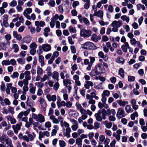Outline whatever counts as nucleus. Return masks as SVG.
<instances>
[{
	"label": "nucleus",
	"mask_w": 147,
	"mask_h": 147,
	"mask_svg": "<svg viewBox=\"0 0 147 147\" xmlns=\"http://www.w3.org/2000/svg\"><path fill=\"white\" fill-rule=\"evenodd\" d=\"M96 120L99 121H101L102 119H106V111L105 109H102L99 110L97 113L95 114Z\"/></svg>",
	"instance_id": "nucleus-1"
},
{
	"label": "nucleus",
	"mask_w": 147,
	"mask_h": 147,
	"mask_svg": "<svg viewBox=\"0 0 147 147\" xmlns=\"http://www.w3.org/2000/svg\"><path fill=\"white\" fill-rule=\"evenodd\" d=\"M81 48L87 50H95L97 49V47L92 42H87L81 45Z\"/></svg>",
	"instance_id": "nucleus-2"
},
{
	"label": "nucleus",
	"mask_w": 147,
	"mask_h": 147,
	"mask_svg": "<svg viewBox=\"0 0 147 147\" xmlns=\"http://www.w3.org/2000/svg\"><path fill=\"white\" fill-rule=\"evenodd\" d=\"M32 118L40 123H43L45 121V117L40 113H39L38 115L33 113L32 114Z\"/></svg>",
	"instance_id": "nucleus-3"
},
{
	"label": "nucleus",
	"mask_w": 147,
	"mask_h": 147,
	"mask_svg": "<svg viewBox=\"0 0 147 147\" xmlns=\"http://www.w3.org/2000/svg\"><path fill=\"white\" fill-rule=\"evenodd\" d=\"M91 34V31L89 30H86L85 29H83L80 31V36L83 37H89Z\"/></svg>",
	"instance_id": "nucleus-4"
},
{
	"label": "nucleus",
	"mask_w": 147,
	"mask_h": 147,
	"mask_svg": "<svg viewBox=\"0 0 147 147\" xmlns=\"http://www.w3.org/2000/svg\"><path fill=\"white\" fill-rule=\"evenodd\" d=\"M35 136L36 135L35 133L34 132H32L31 134H28V136L25 135L24 138V140L27 142L33 141Z\"/></svg>",
	"instance_id": "nucleus-5"
},
{
	"label": "nucleus",
	"mask_w": 147,
	"mask_h": 147,
	"mask_svg": "<svg viewBox=\"0 0 147 147\" xmlns=\"http://www.w3.org/2000/svg\"><path fill=\"white\" fill-rule=\"evenodd\" d=\"M95 67L99 74L104 73L105 72V69L101 63L98 64L95 66Z\"/></svg>",
	"instance_id": "nucleus-6"
},
{
	"label": "nucleus",
	"mask_w": 147,
	"mask_h": 147,
	"mask_svg": "<svg viewBox=\"0 0 147 147\" xmlns=\"http://www.w3.org/2000/svg\"><path fill=\"white\" fill-rule=\"evenodd\" d=\"M116 115L118 118L119 119L125 116V112L122 108H120L118 109Z\"/></svg>",
	"instance_id": "nucleus-7"
},
{
	"label": "nucleus",
	"mask_w": 147,
	"mask_h": 147,
	"mask_svg": "<svg viewBox=\"0 0 147 147\" xmlns=\"http://www.w3.org/2000/svg\"><path fill=\"white\" fill-rule=\"evenodd\" d=\"M41 106L42 110L43 111L45 112L46 110L47 104L45 101L42 97H40L39 101Z\"/></svg>",
	"instance_id": "nucleus-8"
},
{
	"label": "nucleus",
	"mask_w": 147,
	"mask_h": 147,
	"mask_svg": "<svg viewBox=\"0 0 147 147\" xmlns=\"http://www.w3.org/2000/svg\"><path fill=\"white\" fill-rule=\"evenodd\" d=\"M22 125L21 122L16 124V125H13L12 126V127L13 129L14 132L16 134H17L18 131L20 130L21 129V126Z\"/></svg>",
	"instance_id": "nucleus-9"
},
{
	"label": "nucleus",
	"mask_w": 147,
	"mask_h": 147,
	"mask_svg": "<svg viewBox=\"0 0 147 147\" xmlns=\"http://www.w3.org/2000/svg\"><path fill=\"white\" fill-rule=\"evenodd\" d=\"M32 40L31 37L29 35H27L25 36L22 39V42H21V44L25 42L26 43H29Z\"/></svg>",
	"instance_id": "nucleus-10"
},
{
	"label": "nucleus",
	"mask_w": 147,
	"mask_h": 147,
	"mask_svg": "<svg viewBox=\"0 0 147 147\" xmlns=\"http://www.w3.org/2000/svg\"><path fill=\"white\" fill-rule=\"evenodd\" d=\"M42 47L43 51L45 52L49 51L51 49V47L50 45L48 44H43Z\"/></svg>",
	"instance_id": "nucleus-11"
},
{
	"label": "nucleus",
	"mask_w": 147,
	"mask_h": 147,
	"mask_svg": "<svg viewBox=\"0 0 147 147\" xmlns=\"http://www.w3.org/2000/svg\"><path fill=\"white\" fill-rule=\"evenodd\" d=\"M46 98L49 101H52L55 102L56 100L57 97L55 95L51 96L50 94H48L46 96Z\"/></svg>",
	"instance_id": "nucleus-12"
},
{
	"label": "nucleus",
	"mask_w": 147,
	"mask_h": 147,
	"mask_svg": "<svg viewBox=\"0 0 147 147\" xmlns=\"http://www.w3.org/2000/svg\"><path fill=\"white\" fill-rule=\"evenodd\" d=\"M122 22L120 21H118L115 20L111 24V25L112 27H116L118 28L119 27L122 25Z\"/></svg>",
	"instance_id": "nucleus-13"
},
{
	"label": "nucleus",
	"mask_w": 147,
	"mask_h": 147,
	"mask_svg": "<svg viewBox=\"0 0 147 147\" xmlns=\"http://www.w3.org/2000/svg\"><path fill=\"white\" fill-rule=\"evenodd\" d=\"M98 55L101 58H102L105 61H107L108 60V57L107 55H104L102 51L99 52L98 53Z\"/></svg>",
	"instance_id": "nucleus-14"
},
{
	"label": "nucleus",
	"mask_w": 147,
	"mask_h": 147,
	"mask_svg": "<svg viewBox=\"0 0 147 147\" xmlns=\"http://www.w3.org/2000/svg\"><path fill=\"white\" fill-rule=\"evenodd\" d=\"M13 37L16 38L17 40L20 41L22 39V37L21 35L18 34L16 31H13Z\"/></svg>",
	"instance_id": "nucleus-15"
},
{
	"label": "nucleus",
	"mask_w": 147,
	"mask_h": 147,
	"mask_svg": "<svg viewBox=\"0 0 147 147\" xmlns=\"http://www.w3.org/2000/svg\"><path fill=\"white\" fill-rule=\"evenodd\" d=\"M1 124L2 126L3 127H5L4 129V131H5L7 130L11 127V125L10 124L7 125L5 121H3L1 123Z\"/></svg>",
	"instance_id": "nucleus-16"
},
{
	"label": "nucleus",
	"mask_w": 147,
	"mask_h": 147,
	"mask_svg": "<svg viewBox=\"0 0 147 147\" xmlns=\"http://www.w3.org/2000/svg\"><path fill=\"white\" fill-rule=\"evenodd\" d=\"M129 45L128 42H125L124 44L121 46V48L123 52L126 53L127 51V49L129 47Z\"/></svg>",
	"instance_id": "nucleus-17"
},
{
	"label": "nucleus",
	"mask_w": 147,
	"mask_h": 147,
	"mask_svg": "<svg viewBox=\"0 0 147 147\" xmlns=\"http://www.w3.org/2000/svg\"><path fill=\"white\" fill-rule=\"evenodd\" d=\"M86 84H84V87L86 89H89L90 86L92 87L94 86L93 83L91 81H86L85 82Z\"/></svg>",
	"instance_id": "nucleus-18"
},
{
	"label": "nucleus",
	"mask_w": 147,
	"mask_h": 147,
	"mask_svg": "<svg viewBox=\"0 0 147 147\" xmlns=\"http://www.w3.org/2000/svg\"><path fill=\"white\" fill-rule=\"evenodd\" d=\"M117 102L121 107H124L128 103V101H123L122 100H118Z\"/></svg>",
	"instance_id": "nucleus-19"
},
{
	"label": "nucleus",
	"mask_w": 147,
	"mask_h": 147,
	"mask_svg": "<svg viewBox=\"0 0 147 147\" xmlns=\"http://www.w3.org/2000/svg\"><path fill=\"white\" fill-rule=\"evenodd\" d=\"M35 26H40L43 27L45 25V24L44 21H41L40 22L38 21H36L35 22Z\"/></svg>",
	"instance_id": "nucleus-20"
},
{
	"label": "nucleus",
	"mask_w": 147,
	"mask_h": 147,
	"mask_svg": "<svg viewBox=\"0 0 147 147\" xmlns=\"http://www.w3.org/2000/svg\"><path fill=\"white\" fill-rule=\"evenodd\" d=\"M106 115H110L112 114L113 115H114L116 114V112L115 109H112L111 110L109 109L107 110V111H106Z\"/></svg>",
	"instance_id": "nucleus-21"
},
{
	"label": "nucleus",
	"mask_w": 147,
	"mask_h": 147,
	"mask_svg": "<svg viewBox=\"0 0 147 147\" xmlns=\"http://www.w3.org/2000/svg\"><path fill=\"white\" fill-rule=\"evenodd\" d=\"M38 60L39 62L40 63V65L42 66H43L45 65L44 58L42 55H39L38 56Z\"/></svg>",
	"instance_id": "nucleus-22"
},
{
	"label": "nucleus",
	"mask_w": 147,
	"mask_h": 147,
	"mask_svg": "<svg viewBox=\"0 0 147 147\" xmlns=\"http://www.w3.org/2000/svg\"><path fill=\"white\" fill-rule=\"evenodd\" d=\"M99 74L98 71H97L95 68L94 67V69L92 70L90 75L91 77H93Z\"/></svg>",
	"instance_id": "nucleus-23"
},
{
	"label": "nucleus",
	"mask_w": 147,
	"mask_h": 147,
	"mask_svg": "<svg viewBox=\"0 0 147 147\" xmlns=\"http://www.w3.org/2000/svg\"><path fill=\"white\" fill-rule=\"evenodd\" d=\"M59 76V73L56 71H54L53 72L52 77L53 79H56L57 81H58L59 80L58 78Z\"/></svg>",
	"instance_id": "nucleus-24"
},
{
	"label": "nucleus",
	"mask_w": 147,
	"mask_h": 147,
	"mask_svg": "<svg viewBox=\"0 0 147 147\" xmlns=\"http://www.w3.org/2000/svg\"><path fill=\"white\" fill-rule=\"evenodd\" d=\"M24 74L25 75V78L26 79L28 80L31 79V77L30 76V71L28 70L26 71H25Z\"/></svg>",
	"instance_id": "nucleus-25"
},
{
	"label": "nucleus",
	"mask_w": 147,
	"mask_h": 147,
	"mask_svg": "<svg viewBox=\"0 0 147 147\" xmlns=\"http://www.w3.org/2000/svg\"><path fill=\"white\" fill-rule=\"evenodd\" d=\"M12 49H14V52L15 53H17L19 50L18 45L16 44H13L12 45Z\"/></svg>",
	"instance_id": "nucleus-26"
},
{
	"label": "nucleus",
	"mask_w": 147,
	"mask_h": 147,
	"mask_svg": "<svg viewBox=\"0 0 147 147\" xmlns=\"http://www.w3.org/2000/svg\"><path fill=\"white\" fill-rule=\"evenodd\" d=\"M66 132L64 134V135L67 138H69L70 137V133L71 131V129L70 127L67 128L66 129Z\"/></svg>",
	"instance_id": "nucleus-27"
},
{
	"label": "nucleus",
	"mask_w": 147,
	"mask_h": 147,
	"mask_svg": "<svg viewBox=\"0 0 147 147\" xmlns=\"http://www.w3.org/2000/svg\"><path fill=\"white\" fill-rule=\"evenodd\" d=\"M63 83L65 87H67L68 84L69 85H71V83L69 79H64L63 80Z\"/></svg>",
	"instance_id": "nucleus-28"
},
{
	"label": "nucleus",
	"mask_w": 147,
	"mask_h": 147,
	"mask_svg": "<svg viewBox=\"0 0 147 147\" xmlns=\"http://www.w3.org/2000/svg\"><path fill=\"white\" fill-rule=\"evenodd\" d=\"M125 110L126 112L128 113H131L133 111V110L131 108L130 106L129 105H127L126 106Z\"/></svg>",
	"instance_id": "nucleus-29"
},
{
	"label": "nucleus",
	"mask_w": 147,
	"mask_h": 147,
	"mask_svg": "<svg viewBox=\"0 0 147 147\" xmlns=\"http://www.w3.org/2000/svg\"><path fill=\"white\" fill-rule=\"evenodd\" d=\"M91 39L93 41L95 42H97L98 40L100 39V38H98V37L95 34H93L92 35V36L91 38Z\"/></svg>",
	"instance_id": "nucleus-30"
},
{
	"label": "nucleus",
	"mask_w": 147,
	"mask_h": 147,
	"mask_svg": "<svg viewBox=\"0 0 147 147\" xmlns=\"http://www.w3.org/2000/svg\"><path fill=\"white\" fill-rule=\"evenodd\" d=\"M124 71L122 68H120L119 69L118 74L123 78L124 77Z\"/></svg>",
	"instance_id": "nucleus-31"
},
{
	"label": "nucleus",
	"mask_w": 147,
	"mask_h": 147,
	"mask_svg": "<svg viewBox=\"0 0 147 147\" xmlns=\"http://www.w3.org/2000/svg\"><path fill=\"white\" fill-rule=\"evenodd\" d=\"M76 143L78 145V147H82V140L80 138H77L76 141Z\"/></svg>",
	"instance_id": "nucleus-32"
},
{
	"label": "nucleus",
	"mask_w": 147,
	"mask_h": 147,
	"mask_svg": "<svg viewBox=\"0 0 147 147\" xmlns=\"http://www.w3.org/2000/svg\"><path fill=\"white\" fill-rule=\"evenodd\" d=\"M116 61L118 63H121L122 64H123L125 62V60L123 58L118 57L116 60Z\"/></svg>",
	"instance_id": "nucleus-33"
},
{
	"label": "nucleus",
	"mask_w": 147,
	"mask_h": 147,
	"mask_svg": "<svg viewBox=\"0 0 147 147\" xmlns=\"http://www.w3.org/2000/svg\"><path fill=\"white\" fill-rule=\"evenodd\" d=\"M17 61L19 64L23 65L25 63V59L24 58H20L17 59Z\"/></svg>",
	"instance_id": "nucleus-34"
},
{
	"label": "nucleus",
	"mask_w": 147,
	"mask_h": 147,
	"mask_svg": "<svg viewBox=\"0 0 147 147\" xmlns=\"http://www.w3.org/2000/svg\"><path fill=\"white\" fill-rule=\"evenodd\" d=\"M50 119L52 120L53 123L58 124L59 123V121L58 119L55 118L54 116H50Z\"/></svg>",
	"instance_id": "nucleus-35"
},
{
	"label": "nucleus",
	"mask_w": 147,
	"mask_h": 147,
	"mask_svg": "<svg viewBox=\"0 0 147 147\" xmlns=\"http://www.w3.org/2000/svg\"><path fill=\"white\" fill-rule=\"evenodd\" d=\"M69 30L71 33H75L76 32V30L75 28L72 26H70L69 27Z\"/></svg>",
	"instance_id": "nucleus-36"
},
{
	"label": "nucleus",
	"mask_w": 147,
	"mask_h": 147,
	"mask_svg": "<svg viewBox=\"0 0 147 147\" xmlns=\"http://www.w3.org/2000/svg\"><path fill=\"white\" fill-rule=\"evenodd\" d=\"M8 137L5 135H3L1 137V142L2 144H4L6 140L8 138Z\"/></svg>",
	"instance_id": "nucleus-37"
},
{
	"label": "nucleus",
	"mask_w": 147,
	"mask_h": 147,
	"mask_svg": "<svg viewBox=\"0 0 147 147\" xmlns=\"http://www.w3.org/2000/svg\"><path fill=\"white\" fill-rule=\"evenodd\" d=\"M138 116V113L136 111H135L131 115L130 117L131 120H134L135 119V117H137Z\"/></svg>",
	"instance_id": "nucleus-38"
},
{
	"label": "nucleus",
	"mask_w": 147,
	"mask_h": 147,
	"mask_svg": "<svg viewBox=\"0 0 147 147\" xmlns=\"http://www.w3.org/2000/svg\"><path fill=\"white\" fill-rule=\"evenodd\" d=\"M61 127L63 128L64 127H65L68 128L69 127V125L68 123L65 121L64 122H61Z\"/></svg>",
	"instance_id": "nucleus-39"
},
{
	"label": "nucleus",
	"mask_w": 147,
	"mask_h": 147,
	"mask_svg": "<svg viewBox=\"0 0 147 147\" xmlns=\"http://www.w3.org/2000/svg\"><path fill=\"white\" fill-rule=\"evenodd\" d=\"M42 82H36L35 83V84L40 89L42 88L44 86V84Z\"/></svg>",
	"instance_id": "nucleus-40"
},
{
	"label": "nucleus",
	"mask_w": 147,
	"mask_h": 147,
	"mask_svg": "<svg viewBox=\"0 0 147 147\" xmlns=\"http://www.w3.org/2000/svg\"><path fill=\"white\" fill-rule=\"evenodd\" d=\"M37 73L38 75H41L43 74V70L39 66L37 67Z\"/></svg>",
	"instance_id": "nucleus-41"
},
{
	"label": "nucleus",
	"mask_w": 147,
	"mask_h": 147,
	"mask_svg": "<svg viewBox=\"0 0 147 147\" xmlns=\"http://www.w3.org/2000/svg\"><path fill=\"white\" fill-rule=\"evenodd\" d=\"M37 45L34 42L32 43L30 45V47L31 49H36L37 47Z\"/></svg>",
	"instance_id": "nucleus-42"
},
{
	"label": "nucleus",
	"mask_w": 147,
	"mask_h": 147,
	"mask_svg": "<svg viewBox=\"0 0 147 147\" xmlns=\"http://www.w3.org/2000/svg\"><path fill=\"white\" fill-rule=\"evenodd\" d=\"M32 11V9L30 7L26 8L24 11V12H25L27 14H30Z\"/></svg>",
	"instance_id": "nucleus-43"
},
{
	"label": "nucleus",
	"mask_w": 147,
	"mask_h": 147,
	"mask_svg": "<svg viewBox=\"0 0 147 147\" xmlns=\"http://www.w3.org/2000/svg\"><path fill=\"white\" fill-rule=\"evenodd\" d=\"M59 144L60 147H65L66 146V143L63 140L59 141Z\"/></svg>",
	"instance_id": "nucleus-44"
},
{
	"label": "nucleus",
	"mask_w": 147,
	"mask_h": 147,
	"mask_svg": "<svg viewBox=\"0 0 147 147\" xmlns=\"http://www.w3.org/2000/svg\"><path fill=\"white\" fill-rule=\"evenodd\" d=\"M19 73L17 71L14 72L12 75H11L10 77L14 79L15 78H17L19 76Z\"/></svg>",
	"instance_id": "nucleus-45"
},
{
	"label": "nucleus",
	"mask_w": 147,
	"mask_h": 147,
	"mask_svg": "<svg viewBox=\"0 0 147 147\" xmlns=\"http://www.w3.org/2000/svg\"><path fill=\"white\" fill-rule=\"evenodd\" d=\"M135 77L133 76H128V80L129 82L134 81L135 80Z\"/></svg>",
	"instance_id": "nucleus-46"
},
{
	"label": "nucleus",
	"mask_w": 147,
	"mask_h": 147,
	"mask_svg": "<svg viewBox=\"0 0 147 147\" xmlns=\"http://www.w3.org/2000/svg\"><path fill=\"white\" fill-rule=\"evenodd\" d=\"M110 94V93L109 91L108 90H105L103 91V93L102 94V95L105 96H107L108 97Z\"/></svg>",
	"instance_id": "nucleus-47"
},
{
	"label": "nucleus",
	"mask_w": 147,
	"mask_h": 147,
	"mask_svg": "<svg viewBox=\"0 0 147 147\" xmlns=\"http://www.w3.org/2000/svg\"><path fill=\"white\" fill-rule=\"evenodd\" d=\"M103 12L101 10H99L98 11V17L101 18V19H103Z\"/></svg>",
	"instance_id": "nucleus-48"
},
{
	"label": "nucleus",
	"mask_w": 147,
	"mask_h": 147,
	"mask_svg": "<svg viewBox=\"0 0 147 147\" xmlns=\"http://www.w3.org/2000/svg\"><path fill=\"white\" fill-rule=\"evenodd\" d=\"M3 65H9L10 64V62L9 60H4L1 63Z\"/></svg>",
	"instance_id": "nucleus-49"
},
{
	"label": "nucleus",
	"mask_w": 147,
	"mask_h": 147,
	"mask_svg": "<svg viewBox=\"0 0 147 147\" xmlns=\"http://www.w3.org/2000/svg\"><path fill=\"white\" fill-rule=\"evenodd\" d=\"M48 4L52 7H54L55 5V1L53 0H50Z\"/></svg>",
	"instance_id": "nucleus-50"
},
{
	"label": "nucleus",
	"mask_w": 147,
	"mask_h": 147,
	"mask_svg": "<svg viewBox=\"0 0 147 147\" xmlns=\"http://www.w3.org/2000/svg\"><path fill=\"white\" fill-rule=\"evenodd\" d=\"M83 22L86 25H89L90 24V22L88 19L85 17L83 18Z\"/></svg>",
	"instance_id": "nucleus-51"
},
{
	"label": "nucleus",
	"mask_w": 147,
	"mask_h": 147,
	"mask_svg": "<svg viewBox=\"0 0 147 147\" xmlns=\"http://www.w3.org/2000/svg\"><path fill=\"white\" fill-rule=\"evenodd\" d=\"M138 42V41H137L135 38H132L130 40V43L132 45L137 44Z\"/></svg>",
	"instance_id": "nucleus-52"
},
{
	"label": "nucleus",
	"mask_w": 147,
	"mask_h": 147,
	"mask_svg": "<svg viewBox=\"0 0 147 147\" xmlns=\"http://www.w3.org/2000/svg\"><path fill=\"white\" fill-rule=\"evenodd\" d=\"M59 52L57 51H55L53 52V56L51 57L54 58V59H55V57H57L59 56Z\"/></svg>",
	"instance_id": "nucleus-53"
},
{
	"label": "nucleus",
	"mask_w": 147,
	"mask_h": 147,
	"mask_svg": "<svg viewBox=\"0 0 147 147\" xmlns=\"http://www.w3.org/2000/svg\"><path fill=\"white\" fill-rule=\"evenodd\" d=\"M7 134L10 137H12L14 134L13 131L11 130H9L7 131Z\"/></svg>",
	"instance_id": "nucleus-54"
},
{
	"label": "nucleus",
	"mask_w": 147,
	"mask_h": 147,
	"mask_svg": "<svg viewBox=\"0 0 147 147\" xmlns=\"http://www.w3.org/2000/svg\"><path fill=\"white\" fill-rule=\"evenodd\" d=\"M17 3L16 1L13 0L9 4L10 6L15 7L17 5Z\"/></svg>",
	"instance_id": "nucleus-55"
},
{
	"label": "nucleus",
	"mask_w": 147,
	"mask_h": 147,
	"mask_svg": "<svg viewBox=\"0 0 147 147\" xmlns=\"http://www.w3.org/2000/svg\"><path fill=\"white\" fill-rule=\"evenodd\" d=\"M59 84L58 81L56 82L54 85L53 86L54 89L56 90H57L59 88Z\"/></svg>",
	"instance_id": "nucleus-56"
},
{
	"label": "nucleus",
	"mask_w": 147,
	"mask_h": 147,
	"mask_svg": "<svg viewBox=\"0 0 147 147\" xmlns=\"http://www.w3.org/2000/svg\"><path fill=\"white\" fill-rule=\"evenodd\" d=\"M90 1L86 2L84 5V8L85 9H87L89 8L90 7Z\"/></svg>",
	"instance_id": "nucleus-57"
},
{
	"label": "nucleus",
	"mask_w": 147,
	"mask_h": 147,
	"mask_svg": "<svg viewBox=\"0 0 147 147\" xmlns=\"http://www.w3.org/2000/svg\"><path fill=\"white\" fill-rule=\"evenodd\" d=\"M89 58L90 59V64L93 65V63L95 61V58L93 57L90 56L89 57Z\"/></svg>",
	"instance_id": "nucleus-58"
},
{
	"label": "nucleus",
	"mask_w": 147,
	"mask_h": 147,
	"mask_svg": "<svg viewBox=\"0 0 147 147\" xmlns=\"http://www.w3.org/2000/svg\"><path fill=\"white\" fill-rule=\"evenodd\" d=\"M100 126V125L98 122H96L94 123V128L95 129H97L99 128Z\"/></svg>",
	"instance_id": "nucleus-59"
},
{
	"label": "nucleus",
	"mask_w": 147,
	"mask_h": 147,
	"mask_svg": "<svg viewBox=\"0 0 147 147\" xmlns=\"http://www.w3.org/2000/svg\"><path fill=\"white\" fill-rule=\"evenodd\" d=\"M55 21L51 19V21L50 22V25L51 28H53L55 27Z\"/></svg>",
	"instance_id": "nucleus-60"
},
{
	"label": "nucleus",
	"mask_w": 147,
	"mask_h": 147,
	"mask_svg": "<svg viewBox=\"0 0 147 147\" xmlns=\"http://www.w3.org/2000/svg\"><path fill=\"white\" fill-rule=\"evenodd\" d=\"M36 88L33 86L30 88L29 89L30 92L33 94H34L35 92Z\"/></svg>",
	"instance_id": "nucleus-61"
},
{
	"label": "nucleus",
	"mask_w": 147,
	"mask_h": 147,
	"mask_svg": "<svg viewBox=\"0 0 147 147\" xmlns=\"http://www.w3.org/2000/svg\"><path fill=\"white\" fill-rule=\"evenodd\" d=\"M71 53L73 54L75 53L76 52V50L74 46L72 45L70 47Z\"/></svg>",
	"instance_id": "nucleus-62"
},
{
	"label": "nucleus",
	"mask_w": 147,
	"mask_h": 147,
	"mask_svg": "<svg viewBox=\"0 0 147 147\" xmlns=\"http://www.w3.org/2000/svg\"><path fill=\"white\" fill-rule=\"evenodd\" d=\"M48 78V76L47 75L45 74L43 76V77L41 78L40 80L41 82H45Z\"/></svg>",
	"instance_id": "nucleus-63"
},
{
	"label": "nucleus",
	"mask_w": 147,
	"mask_h": 147,
	"mask_svg": "<svg viewBox=\"0 0 147 147\" xmlns=\"http://www.w3.org/2000/svg\"><path fill=\"white\" fill-rule=\"evenodd\" d=\"M59 15L58 14H56L54 16H53L51 18V19L55 21V20H57L58 19H59Z\"/></svg>",
	"instance_id": "nucleus-64"
}]
</instances>
